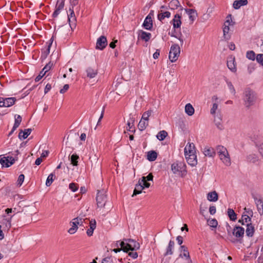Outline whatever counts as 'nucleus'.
<instances>
[{
	"instance_id": "obj_54",
	"label": "nucleus",
	"mask_w": 263,
	"mask_h": 263,
	"mask_svg": "<svg viewBox=\"0 0 263 263\" xmlns=\"http://www.w3.org/2000/svg\"><path fill=\"white\" fill-rule=\"evenodd\" d=\"M24 179L25 176L23 174H21L19 175L17 181V185H18V186H21L22 185L24 181Z\"/></svg>"
},
{
	"instance_id": "obj_41",
	"label": "nucleus",
	"mask_w": 263,
	"mask_h": 263,
	"mask_svg": "<svg viewBox=\"0 0 263 263\" xmlns=\"http://www.w3.org/2000/svg\"><path fill=\"white\" fill-rule=\"evenodd\" d=\"M228 215L230 219L232 221H235L237 219L236 214L234 211L232 209H228Z\"/></svg>"
},
{
	"instance_id": "obj_39",
	"label": "nucleus",
	"mask_w": 263,
	"mask_h": 263,
	"mask_svg": "<svg viewBox=\"0 0 263 263\" xmlns=\"http://www.w3.org/2000/svg\"><path fill=\"white\" fill-rule=\"evenodd\" d=\"M171 16V13L168 11H165L164 12H161L159 13L158 14V19L162 21L163 20L165 17L169 18Z\"/></svg>"
},
{
	"instance_id": "obj_19",
	"label": "nucleus",
	"mask_w": 263,
	"mask_h": 263,
	"mask_svg": "<svg viewBox=\"0 0 263 263\" xmlns=\"http://www.w3.org/2000/svg\"><path fill=\"white\" fill-rule=\"evenodd\" d=\"M16 101V99L15 98H3V105L4 107H9L12 106Z\"/></svg>"
},
{
	"instance_id": "obj_17",
	"label": "nucleus",
	"mask_w": 263,
	"mask_h": 263,
	"mask_svg": "<svg viewBox=\"0 0 263 263\" xmlns=\"http://www.w3.org/2000/svg\"><path fill=\"white\" fill-rule=\"evenodd\" d=\"M86 72L87 76L90 79L95 78L98 74V69L96 67H88Z\"/></svg>"
},
{
	"instance_id": "obj_43",
	"label": "nucleus",
	"mask_w": 263,
	"mask_h": 263,
	"mask_svg": "<svg viewBox=\"0 0 263 263\" xmlns=\"http://www.w3.org/2000/svg\"><path fill=\"white\" fill-rule=\"evenodd\" d=\"M218 104H218L217 103H213L212 104V107L211 108V110H210V114L213 116H216L217 115H216V114L217 112V111H219V110H218Z\"/></svg>"
},
{
	"instance_id": "obj_35",
	"label": "nucleus",
	"mask_w": 263,
	"mask_h": 263,
	"mask_svg": "<svg viewBox=\"0 0 263 263\" xmlns=\"http://www.w3.org/2000/svg\"><path fill=\"white\" fill-rule=\"evenodd\" d=\"M148 125V121H146V120H144L143 119H141L140 122H139V124H138V128L139 129L141 130V131H143L144 130L146 127Z\"/></svg>"
},
{
	"instance_id": "obj_1",
	"label": "nucleus",
	"mask_w": 263,
	"mask_h": 263,
	"mask_svg": "<svg viewBox=\"0 0 263 263\" xmlns=\"http://www.w3.org/2000/svg\"><path fill=\"white\" fill-rule=\"evenodd\" d=\"M242 101L244 107L249 109L256 106L259 102L257 93L250 88H246L242 95Z\"/></svg>"
},
{
	"instance_id": "obj_37",
	"label": "nucleus",
	"mask_w": 263,
	"mask_h": 263,
	"mask_svg": "<svg viewBox=\"0 0 263 263\" xmlns=\"http://www.w3.org/2000/svg\"><path fill=\"white\" fill-rule=\"evenodd\" d=\"M13 216H11L10 217L4 218L3 220V224L5 225V228L7 230H9V229L11 227V220Z\"/></svg>"
},
{
	"instance_id": "obj_8",
	"label": "nucleus",
	"mask_w": 263,
	"mask_h": 263,
	"mask_svg": "<svg viewBox=\"0 0 263 263\" xmlns=\"http://www.w3.org/2000/svg\"><path fill=\"white\" fill-rule=\"evenodd\" d=\"M107 45V41L105 36L102 35L97 39L96 48L99 50L104 49Z\"/></svg>"
},
{
	"instance_id": "obj_2",
	"label": "nucleus",
	"mask_w": 263,
	"mask_h": 263,
	"mask_svg": "<svg viewBox=\"0 0 263 263\" xmlns=\"http://www.w3.org/2000/svg\"><path fill=\"white\" fill-rule=\"evenodd\" d=\"M171 170L173 174L181 177H185L187 174L186 166L184 162L176 161L171 165Z\"/></svg>"
},
{
	"instance_id": "obj_9",
	"label": "nucleus",
	"mask_w": 263,
	"mask_h": 263,
	"mask_svg": "<svg viewBox=\"0 0 263 263\" xmlns=\"http://www.w3.org/2000/svg\"><path fill=\"white\" fill-rule=\"evenodd\" d=\"M153 15L154 11L151 10L144 21L143 25L147 30H150L153 27L152 18L151 16H153Z\"/></svg>"
},
{
	"instance_id": "obj_21",
	"label": "nucleus",
	"mask_w": 263,
	"mask_h": 263,
	"mask_svg": "<svg viewBox=\"0 0 263 263\" xmlns=\"http://www.w3.org/2000/svg\"><path fill=\"white\" fill-rule=\"evenodd\" d=\"M112 248H120L122 249V251L127 252V249L125 247V242L124 239L122 241H117L111 245Z\"/></svg>"
},
{
	"instance_id": "obj_18",
	"label": "nucleus",
	"mask_w": 263,
	"mask_h": 263,
	"mask_svg": "<svg viewBox=\"0 0 263 263\" xmlns=\"http://www.w3.org/2000/svg\"><path fill=\"white\" fill-rule=\"evenodd\" d=\"M153 179V175L152 173H150L147 176L142 177L141 179L140 180L142 181V183L144 185L145 187L148 188L150 186V183L147 182V181H152Z\"/></svg>"
},
{
	"instance_id": "obj_50",
	"label": "nucleus",
	"mask_w": 263,
	"mask_h": 263,
	"mask_svg": "<svg viewBox=\"0 0 263 263\" xmlns=\"http://www.w3.org/2000/svg\"><path fill=\"white\" fill-rule=\"evenodd\" d=\"M208 224L211 227L216 228L218 225V222L216 219H212L208 220Z\"/></svg>"
},
{
	"instance_id": "obj_42",
	"label": "nucleus",
	"mask_w": 263,
	"mask_h": 263,
	"mask_svg": "<svg viewBox=\"0 0 263 263\" xmlns=\"http://www.w3.org/2000/svg\"><path fill=\"white\" fill-rule=\"evenodd\" d=\"M167 133L166 131L161 130L158 133L157 138L160 141H163L167 137Z\"/></svg>"
},
{
	"instance_id": "obj_13",
	"label": "nucleus",
	"mask_w": 263,
	"mask_h": 263,
	"mask_svg": "<svg viewBox=\"0 0 263 263\" xmlns=\"http://www.w3.org/2000/svg\"><path fill=\"white\" fill-rule=\"evenodd\" d=\"M196 154L195 147L193 143H188L184 148V155Z\"/></svg>"
},
{
	"instance_id": "obj_24",
	"label": "nucleus",
	"mask_w": 263,
	"mask_h": 263,
	"mask_svg": "<svg viewBox=\"0 0 263 263\" xmlns=\"http://www.w3.org/2000/svg\"><path fill=\"white\" fill-rule=\"evenodd\" d=\"M214 120L217 127L219 129H223V125L222 124V118L220 114H217L216 116H213Z\"/></svg>"
},
{
	"instance_id": "obj_34",
	"label": "nucleus",
	"mask_w": 263,
	"mask_h": 263,
	"mask_svg": "<svg viewBox=\"0 0 263 263\" xmlns=\"http://www.w3.org/2000/svg\"><path fill=\"white\" fill-rule=\"evenodd\" d=\"M52 45V42L50 43L47 46L46 48H45L42 52L41 54V58L45 59L47 58L48 55L50 53V49L51 46Z\"/></svg>"
},
{
	"instance_id": "obj_20",
	"label": "nucleus",
	"mask_w": 263,
	"mask_h": 263,
	"mask_svg": "<svg viewBox=\"0 0 263 263\" xmlns=\"http://www.w3.org/2000/svg\"><path fill=\"white\" fill-rule=\"evenodd\" d=\"M96 228V221L95 219L89 221V228L87 230L86 233L88 236L92 235L93 231Z\"/></svg>"
},
{
	"instance_id": "obj_60",
	"label": "nucleus",
	"mask_w": 263,
	"mask_h": 263,
	"mask_svg": "<svg viewBox=\"0 0 263 263\" xmlns=\"http://www.w3.org/2000/svg\"><path fill=\"white\" fill-rule=\"evenodd\" d=\"M45 74V72H44L42 70L40 72V74L35 78V82L39 81Z\"/></svg>"
},
{
	"instance_id": "obj_53",
	"label": "nucleus",
	"mask_w": 263,
	"mask_h": 263,
	"mask_svg": "<svg viewBox=\"0 0 263 263\" xmlns=\"http://www.w3.org/2000/svg\"><path fill=\"white\" fill-rule=\"evenodd\" d=\"M69 188L71 191L75 192L78 190L79 186L75 183H70L69 185Z\"/></svg>"
},
{
	"instance_id": "obj_30",
	"label": "nucleus",
	"mask_w": 263,
	"mask_h": 263,
	"mask_svg": "<svg viewBox=\"0 0 263 263\" xmlns=\"http://www.w3.org/2000/svg\"><path fill=\"white\" fill-rule=\"evenodd\" d=\"M185 112L189 116H191L194 114L195 109L192 104L187 103L185 105Z\"/></svg>"
},
{
	"instance_id": "obj_32",
	"label": "nucleus",
	"mask_w": 263,
	"mask_h": 263,
	"mask_svg": "<svg viewBox=\"0 0 263 263\" xmlns=\"http://www.w3.org/2000/svg\"><path fill=\"white\" fill-rule=\"evenodd\" d=\"M255 231L254 227L251 224L247 223V228L246 231V233L247 236L252 237L254 235Z\"/></svg>"
},
{
	"instance_id": "obj_22",
	"label": "nucleus",
	"mask_w": 263,
	"mask_h": 263,
	"mask_svg": "<svg viewBox=\"0 0 263 263\" xmlns=\"http://www.w3.org/2000/svg\"><path fill=\"white\" fill-rule=\"evenodd\" d=\"M203 154L205 156L209 157H214L216 154L214 149L208 146L204 148Z\"/></svg>"
},
{
	"instance_id": "obj_62",
	"label": "nucleus",
	"mask_w": 263,
	"mask_h": 263,
	"mask_svg": "<svg viewBox=\"0 0 263 263\" xmlns=\"http://www.w3.org/2000/svg\"><path fill=\"white\" fill-rule=\"evenodd\" d=\"M128 255L134 259L137 258L138 253L136 252H130L128 253Z\"/></svg>"
},
{
	"instance_id": "obj_12",
	"label": "nucleus",
	"mask_w": 263,
	"mask_h": 263,
	"mask_svg": "<svg viewBox=\"0 0 263 263\" xmlns=\"http://www.w3.org/2000/svg\"><path fill=\"white\" fill-rule=\"evenodd\" d=\"M187 163L192 166H195L197 164V159L196 154L187 155L186 154L185 156Z\"/></svg>"
},
{
	"instance_id": "obj_16",
	"label": "nucleus",
	"mask_w": 263,
	"mask_h": 263,
	"mask_svg": "<svg viewBox=\"0 0 263 263\" xmlns=\"http://www.w3.org/2000/svg\"><path fill=\"white\" fill-rule=\"evenodd\" d=\"M151 35V33L143 30H140L138 32V38L145 42H147L149 40Z\"/></svg>"
},
{
	"instance_id": "obj_4",
	"label": "nucleus",
	"mask_w": 263,
	"mask_h": 263,
	"mask_svg": "<svg viewBox=\"0 0 263 263\" xmlns=\"http://www.w3.org/2000/svg\"><path fill=\"white\" fill-rule=\"evenodd\" d=\"M180 53V48L177 44H173L171 46L169 52V59L171 62H176L179 57Z\"/></svg>"
},
{
	"instance_id": "obj_36",
	"label": "nucleus",
	"mask_w": 263,
	"mask_h": 263,
	"mask_svg": "<svg viewBox=\"0 0 263 263\" xmlns=\"http://www.w3.org/2000/svg\"><path fill=\"white\" fill-rule=\"evenodd\" d=\"M175 242L173 240H170L168 243V246L167 248L166 252L165 255H172L173 253V249L174 247Z\"/></svg>"
},
{
	"instance_id": "obj_64",
	"label": "nucleus",
	"mask_w": 263,
	"mask_h": 263,
	"mask_svg": "<svg viewBox=\"0 0 263 263\" xmlns=\"http://www.w3.org/2000/svg\"><path fill=\"white\" fill-rule=\"evenodd\" d=\"M258 152L261 157L263 158V144L259 145L258 148Z\"/></svg>"
},
{
	"instance_id": "obj_38",
	"label": "nucleus",
	"mask_w": 263,
	"mask_h": 263,
	"mask_svg": "<svg viewBox=\"0 0 263 263\" xmlns=\"http://www.w3.org/2000/svg\"><path fill=\"white\" fill-rule=\"evenodd\" d=\"M68 18L70 25H74L76 21V18L73 10H72L70 14L68 15Z\"/></svg>"
},
{
	"instance_id": "obj_25",
	"label": "nucleus",
	"mask_w": 263,
	"mask_h": 263,
	"mask_svg": "<svg viewBox=\"0 0 263 263\" xmlns=\"http://www.w3.org/2000/svg\"><path fill=\"white\" fill-rule=\"evenodd\" d=\"M255 204L256 205L257 210L260 215L263 214V201L260 198H254Z\"/></svg>"
},
{
	"instance_id": "obj_3",
	"label": "nucleus",
	"mask_w": 263,
	"mask_h": 263,
	"mask_svg": "<svg viewBox=\"0 0 263 263\" xmlns=\"http://www.w3.org/2000/svg\"><path fill=\"white\" fill-rule=\"evenodd\" d=\"M216 150L219 157L222 163L226 166H230L231 164V158L227 149L223 146L218 145Z\"/></svg>"
},
{
	"instance_id": "obj_44",
	"label": "nucleus",
	"mask_w": 263,
	"mask_h": 263,
	"mask_svg": "<svg viewBox=\"0 0 263 263\" xmlns=\"http://www.w3.org/2000/svg\"><path fill=\"white\" fill-rule=\"evenodd\" d=\"M247 160L250 162L255 163L258 160V158L255 154H250L247 157Z\"/></svg>"
},
{
	"instance_id": "obj_26",
	"label": "nucleus",
	"mask_w": 263,
	"mask_h": 263,
	"mask_svg": "<svg viewBox=\"0 0 263 263\" xmlns=\"http://www.w3.org/2000/svg\"><path fill=\"white\" fill-rule=\"evenodd\" d=\"M144 187H145L142 183V181L139 180L138 181V184H137L136 185L135 190L134 191V193H133V196L134 195H136L137 194H140Z\"/></svg>"
},
{
	"instance_id": "obj_48",
	"label": "nucleus",
	"mask_w": 263,
	"mask_h": 263,
	"mask_svg": "<svg viewBox=\"0 0 263 263\" xmlns=\"http://www.w3.org/2000/svg\"><path fill=\"white\" fill-rule=\"evenodd\" d=\"M246 57L251 60H254L255 58L256 59V57L255 55V53L253 51H249L247 52Z\"/></svg>"
},
{
	"instance_id": "obj_52",
	"label": "nucleus",
	"mask_w": 263,
	"mask_h": 263,
	"mask_svg": "<svg viewBox=\"0 0 263 263\" xmlns=\"http://www.w3.org/2000/svg\"><path fill=\"white\" fill-rule=\"evenodd\" d=\"M182 254H180V257H185L186 258V259L190 261V262H191V258H190V253H189V252L188 251H185L184 252H182Z\"/></svg>"
},
{
	"instance_id": "obj_33",
	"label": "nucleus",
	"mask_w": 263,
	"mask_h": 263,
	"mask_svg": "<svg viewBox=\"0 0 263 263\" xmlns=\"http://www.w3.org/2000/svg\"><path fill=\"white\" fill-rule=\"evenodd\" d=\"M157 157V153L154 151H149L147 153V159L150 161H155Z\"/></svg>"
},
{
	"instance_id": "obj_10",
	"label": "nucleus",
	"mask_w": 263,
	"mask_h": 263,
	"mask_svg": "<svg viewBox=\"0 0 263 263\" xmlns=\"http://www.w3.org/2000/svg\"><path fill=\"white\" fill-rule=\"evenodd\" d=\"M227 66L232 72H236V64L234 57L230 56L228 58L227 60Z\"/></svg>"
},
{
	"instance_id": "obj_55",
	"label": "nucleus",
	"mask_w": 263,
	"mask_h": 263,
	"mask_svg": "<svg viewBox=\"0 0 263 263\" xmlns=\"http://www.w3.org/2000/svg\"><path fill=\"white\" fill-rule=\"evenodd\" d=\"M256 61L263 67V54H257Z\"/></svg>"
},
{
	"instance_id": "obj_31",
	"label": "nucleus",
	"mask_w": 263,
	"mask_h": 263,
	"mask_svg": "<svg viewBox=\"0 0 263 263\" xmlns=\"http://www.w3.org/2000/svg\"><path fill=\"white\" fill-rule=\"evenodd\" d=\"M186 12L188 15L189 19L191 20V21L193 22L197 16V13L196 11L193 9H186Z\"/></svg>"
},
{
	"instance_id": "obj_14",
	"label": "nucleus",
	"mask_w": 263,
	"mask_h": 263,
	"mask_svg": "<svg viewBox=\"0 0 263 263\" xmlns=\"http://www.w3.org/2000/svg\"><path fill=\"white\" fill-rule=\"evenodd\" d=\"M244 233V228L239 226L235 227L233 230V235L237 238L242 237L243 236Z\"/></svg>"
},
{
	"instance_id": "obj_49",
	"label": "nucleus",
	"mask_w": 263,
	"mask_h": 263,
	"mask_svg": "<svg viewBox=\"0 0 263 263\" xmlns=\"http://www.w3.org/2000/svg\"><path fill=\"white\" fill-rule=\"evenodd\" d=\"M64 7V1L63 0H58L57 2L55 8L60 10L63 9Z\"/></svg>"
},
{
	"instance_id": "obj_57",
	"label": "nucleus",
	"mask_w": 263,
	"mask_h": 263,
	"mask_svg": "<svg viewBox=\"0 0 263 263\" xmlns=\"http://www.w3.org/2000/svg\"><path fill=\"white\" fill-rule=\"evenodd\" d=\"M51 66L52 64L50 63H49L46 65V66L42 69V71H43V72L46 74V73L51 69Z\"/></svg>"
},
{
	"instance_id": "obj_58",
	"label": "nucleus",
	"mask_w": 263,
	"mask_h": 263,
	"mask_svg": "<svg viewBox=\"0 0 263 263\" xmlns=\"http://www.w3.org/2000/svg\"><path fill=\"white\" fill-rule=\"evenodd\" d=\"M69 88V86L68 84H65L64 85L63 88L61 89V90H60V92L61 93H64L68 90Z\"/></svg>"
},
{
	"instance_id": "obj_59",
	"label": "nucleus",
	"mask_w": 263,
	"mask_h": 263,
	"mask_svg": "<svg viewBox=\"0 0 263 263\" xmlns=\"http://www.w3.org/2000/svg\"><path fill=\"white\" fill-rule=\"evenodd\" d=\"M134 123V119L133 118H130L127 122V125L129 128V130L131 129Z\"/></svg>"
},
{
	"instance_id": "obj_7",
	"label": "nucleus",
	"mask_w": 263,
	"mask_h": 263,
	"mask_svg": "<svg viewBox=\"0 0 263 263\" xmlns=\"http://www.w3.org/2000/svg\"><path fill=\"white\" fill-rule=\"evenodd\" d=\"M125 242V247L127 249V252L129 250H137L140 248V245L139 242L132 239H124Z\"/></svg>"
},
{
	"instance_id": "obj_28",
	"label": "nucleus",
	"mask_w": 263,
	"mask_h": 263,
	"mask_svg": "<svg viewBox=\"0 0 263 263\" xmlns=\"http://www.w3.org/2000/svg\"><path fill=\"white\" fill-rule=\"evenodd\" d=\"M248 4V0H238L235 1L233 3V6L234 9H238L240 7L247 5Z\"/></svg>"
},
{
	"instance_id": "obj_23",
	"label": "nucleus",
	"mask_w": 263,
	"mask_h": 263,
	"mask_svg": "<svg viewBox=\"0 0 263 263\" xmlns=\"http://www.w3.org/2000/svg\"><path fill=\"white\" fill-rule=\"evenodd\" d=\"M207 199L211 202H216L218 199V195L216 191L209 192L207 194Z\"/></svg>"
},
{
	"instance_id": "obj_47",
	"label": "nucleus",
	"mask_w": 263,
	"mask_h": 263,
	"mask_svg": "<svg viewBox=\"0 0 263 263\" xmlns=\"http://www.w3.org/2000/svg\"><path fill=\"white\" fill-rule=\"evenodd\" d=\"M79 156L76 154H73L70 157V161L71 164L73 166H77L78 165V160L79 159Z\"/></svg>"
},
{
	"instance_id": "obj_40",
	"label": "nucleus",
	"mask_w": 263,
	"mask_h": 263,
	"mask_svg": "<svg viewBox=\"0 0 263 263\" xmlns=\"http://www.w3.org/2000/svg\"><path fill=\"white\" fill-rule=\"evenodd\" d=\"M55 178V176L53 173H51L48 176L46 181V185L47 186H49L51 185L53 181Z\"/></svg>"
},
{
	"instance_id": "obj_5",
	"label": "nucleus",
	"mask_w": 263,
	"mask_h": 263,
	"mask_svg": "<svg viewBox=\"0 0 263 263\" xmlns=\"http://www.w3.org/2000/svg\"><path fill=\"white\" fill-rule=\"evenodd\" d=\"M84 220V219L80 217L73 218L70 222L71 228L68 230V233L70 234H74L77 232L78 227L83 225Z\"/></svg>"
},
{
	"instance_id": "obj_45",
	"label": "nucleus",
	"mask_w": 263,
	"mask_h": 263,
	"mask_svg": "<svg viewBox=\"0 0 263 263\" xmlns=\"http://www.w3.org/2000/svg\"><path fill=\"white\" fill-rule=\"evenodd\" d=\"M6 157H0V163L2 165V166H5L6 167L10 166L11 165L13 164V162H9V163H7L6 162Z\"/></svg>"
},
{
	"instance_id": "obj_61",
	"label": "nucleus",
	"mask_w": 263,
	"mask_h": 263,
	"mask_svg": "<svg viewBox=\"0 0 263 263\" xmlns=\"http://www.w3.org/2000/svg\"><path fill=\"white\" fill-rule=\"evenodd\" d=\"M216 212L215 206H211L209 208V212L211 215H214Z\"/></svg>"
},
{
	"instance_id": "obj_27",
	"label": "nucleus",
	"mask_w": 263,
	"mask_h": 263,
	"mask_svg": "<svg viewBox=\"0 0 263 263\" xmlns=\"http://www.w3.org/2000/svg\"><path fill=\"white\" fill-rule=\"evenodd\" d=\"M230 25V22L229 21H227L225 22L224 24V27L223 28V36L226 39H229L230 37V35L229 34V32L230 31L229 25Z\"/></svg>"
},
{
	"instance_id": "obj_63",
	"label": "nucleus",
	"mask_w": 263,
	"mask_h": 263,
	"mask_svg": "<svg viewBox=\"0 0 263 263\" xmlns=\"http://www.w3.org/2000/svg\"><path fill=\"white\" fill-rule=\"evenodd\" d=\"M101 263H112V259L110 257L104 258Z\"/></svg>"
},
{
	"instance_id": "obj_46",
	"label": "nucleus",
	"mask_w": 263,
	"mask_h": 263,
	"mask_svg": "<svg viewBox=\"0 0 263 263\" xmlns=\"http://www.w3.org/2000/svg\"><path fill=\"white\" fill-rule=\"evenodd\" d=\"M153 113L152 110H148L146 111H145L142 116L141 119H143L144 120H146L147 121H149V117L151 116L152 114Z\"/></svg>"
},
{
	"instance_id": "obj_56",
	"label": "nucleus",
	"mask_w": 263,
	"mask_h": 263,
	"mask_svg": "<svg viewBox=\"0 0 263 263\" xmlns=\"http://www.w3.org/2000/svg\"><path fill=\"white\" fill-rule=\"evenodd\" d=\"M21 121H22V117H21V116L15 115V116L14 124L19 126Z\"/></svg>"
},
{
	"instance_id": "obj_29",
	"label": "nucleus",
	"mask_w": 263,
	"mask_h": 263,
	"mask_svg": "<svg viewBox=\"0 0 263 263\" xmlns=\"http://www.w3.org/2000/svg\"><path fill=\"white\" fill-rule=\"evenodd\" d=\"M31 129H25L24 131L21 130L18 134V137L20 139H25L31 134Z\"/></svg>"
},
{
	"instance_id": "obj_6",
	"label": "nucleus",
	"mask_w": 263,
	"mask_h": 263,
	"mask_svg": "<svg viewBox=\"0 0 263 263\" xmlns=\"http://www.w3.org/2000/svg\"><path fill=\"white\" fill-rule=\"evenodd\" d=\"M96 201L98 208H102L104 206L107 201V195L105 191H99L98 192Z\"/></svg>"
},
{
	"instance_id": "obj_15",
	"label": "nucleus",
	"mask_w": 263,
	"mask_h": 263,
	"mask_svg": "<svg viewBox=\"0 0 263 263\" xmlns=\"http://www.w3.org/2000/svg\"><path fill=\"white\" fill-rule=\"evenodd\" d=\"M171 23L174 29L180 28L181 25V16L179 14H176L171 21Z\"/></svg>"
},
{
	"instance_id": "obj_51",
	"label": "nucleus",
	"mask_w": 263,
	"mask_h": 263,
	"mask_svg": "<svg viewBox=\"0 0 263 263\" xmlns=\"http://www.w3.org/2000/svg\"><path fill=\"white\" fill-rule=\"evenodd\" d=\"M226 82H227L228 87L231 93H232L233 95H235L236 93V91H235V89L234 87L233 86L232 83L228 80H227Z\"/></svg>"
},
{
	"instance_id": "obj_11",
	"label": "nucleus",
	"mask_w": 263,
	"mask_h": 263,
	"mask_svg": "<svg viewBox=\"0 0 263 263\" xmlns=\"http://www.w3.org/2000/svg\"><path fill=\"white\" fill-rule=\"evenodd\" d=\"M245 210L248 214V215L243 214L242 215L241 219L239 220V222L241 223V224L243 225H244L246 223H248L251 221V219L249 215H252L253 214L252 210L250 209H247V208H245Z\"/></svg>"
}]
</instances>
